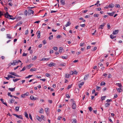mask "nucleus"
<instances>
[{
	"label": "nucleus",
	"mask_w": 123,
	"mask_h": 123,
	"mask_svg": "<svg viewBox=\"0 0 123 123\" xmlns=\"http://www.w3.org/2000/svg\"><path fill=\"white\" fill-rule=\"evenodd\" d=\"M36 118L39 121L41 122L42 121V118L39 116H37L36 117Z\"/></svg>",
	"instance_id": "9d476101"
},
{
	"label": "nucleus",
	"mask_w": 123,
	"mask_h": 123,
	"mask_svg": "<svg viewBox=\"0 0 123 123\" xmlns=\"http://www.w3.org/2000/svg\"><path fill=\"white\" fill-rule=\"evenodd\" d=\"M60 65L61 66H65L66 65V63H62L60 64Z\"/></svg>",
	"instance_id": "864d4df0"
},
{
	"label": "nucleus",
	"mask_w": 123,
	"mask_h": 123,
	"mask_svg": "<svg viewBox=\"0 0 123 123\" xmlns=\"http://www.w3.org/2000/svg\"><path fill=\"white\" fill-rule=\"evenodd\" d=\"M84 82H82L79 84L78 86L80 88L82 86L84 85Z\"/></svg>",
	"instance_id": "1a4fd4ad"
},
{
	"label": "nucleus",
	"mask_w": 123,
	"mask_h": 123,
	"mask_svg": "<svg viewBox=\"0 0 123 123\" xmlns=\"http://www.w3.org/2000/svg\"><path fill=\"white\" fill-rule=\"evenodd\" d=\"M105 23H103L102 24V25H100L99 26V28H101L102 29H103V28L104 27V25L105 24Z\"/></svg>",
	"instance_id": "4468645a"
},
{
	"label": "nucleus",
	"mask_w": 123,
	"mask_h": 123,
	"mask_svg": "<svg viewBox=\"0 0 123 123\" xmlns=\"http://www.w3.org/2000/svg\"><path fill=\"white\" fill-rule=\"evenodd\" d=\"M65 0H60V2L62 5L65 4Z\"/></svg>",
	"instance_id": "f8f14e48"
},
{
	"label": "nucleus",
	"mask_w": 123,
	"mask_h": 123,
	"mask_svg": "<svg viewBox=\"0 0 123 123\" xmlns=\"http://www.w3.org/2000/svg\"><path fill=\"white\" fill-rule=\"evenodd\" d=\"M89 76V75H85L84 78V80H86L88 79V78Z\"/></svg>",
	"instance_id": "f3484780"
},
{
	"label": "nucleus",
	"mask_w": 123,
	"mask_h": 123,
	"mask_svg": "<svg viewBox=\"0 0 123 123\" xmlns=\"http://www.w3.org/2000/svg\"><path fill=\"white\" fill-rule=\"evenodd\" d=\"M20 80V79H13V81L14 82H16V81L18 80Z\"/></svg>",
	"instance_id": "bb28decb"
},
{
	"label": "nucleus",
	"mask_w": 123,
	"mask_h": 123,
	"mask_svg": "<svg viewBox=\"0 0 123 123\" xmlns=\"http://www.w3.org/2000/svg\"><path fill=\"white\" fill-rule=\"evenodd\" d=\"M116 89H117V91L118 92H121V90H122L121 89V88H116Z\"/></svg>",
	"instance_id": "cd10ccee"
},
{
	"label": "nucleus",
	"mask_w": 123,
	"mask_h": 123,
	"mask_svg": "<svg viewBox=\"0 0 123 123\" xmlns=\"http://www.w3.org/2000/svg\"><path fill=\"white\" fill-rule=\"evenodd\" d=\"M9 73L12 75H13L14 76H15V75L16 74V73H15L14 72H9Z\"/></svg>",
	"instance_id": "c85d7f7f"
},
{
	"label": "nucleus",
	"mask_w": 123,
	"mask_h": 123,
	"mask_svg": "<svg viewBox=\"0 0 123 123\" xmlns=\"http://www.w3.org/2000/svg\"><path fill=\"white\" fill-rule=\"evenodd\" d=\"M109 7L110 8H112L115 5L114 4L112 3H111L109 5Z\"/></svg>",
	"instance_id": "dca6fc26"
},
{
	"label": "nucleus",
	"mask_w": 123,
	"mask_h": 123,
	"mask_svg": "<svg viewBox=\"0 0 123 123\" xmlns=\"http://www.w3.org/2000/svg\"><path fill=\"white\" fill-rule=\"evenodd\" d=\"M106 97V96H105L103 97H101V98L102 100H104L105 99V98Z\"/></svg>",
	"instance_id": "c03bdc74"
},
{
	"label": "nucleus",
	"mask_w": 123,
	"mask_h": 123,
	"mask_svg": "<svg viewBox=\"0 0 123 123\" xmlns=\"http://www.w3.org/2000/svg\"><path fill=\"white\" fill-rule=\"evenodd\" d=\"M9 76H10V78H15V76H13L12 75H9Z\"/></svg>",
	"instance_id": "69168bd1"
},
{
	"label": "nucleus",
	"mask_w": 123,
	"mask_h": 123,
	"mask_svg": "<svg viewBox=\"0 0 123 123\" xmlns=\"http://www.w3.org/2000/svg\"><path fill=\"white\" fill-rule=\"evenodd\" d=\"M12 65H15L17 64V61L16 60H14L13 61V62L12 63Z\"/></svg>",
	"instance_id": "2eb2a0df"
},
{
	"label": "nucleus",
	"mask_w": 123,
	"mask_h": 123,
	"mask_svg": "<svg viewBox=\"0 0 123 123\" xmlns=\"http://www.w3.org/2000/svg\"><path fill=\"white\" fill-rule=\"evenodd\" d=\"M110 37L112 39H113L114 38V36H113L112 34L110 35Z\"/></svg>",
	"instance_id": "052dcab7"
},
{
	"label": "nucleus",
	"mask_w": 123,
	"mask_h": 123,
	"mask_svg": "<svg viewBox=\"0 0 123 123\" xmlns=\"http://www.w3.org/2000/svg\"><path fill=\"white\" fill-rule=\"evenodd\" d=\"M71 100H72V102L73 103V105H72V108L73 109H74L76 108V105L75 104L74 101L72 99Z\"/></svg>",
	"instance_id": "f03ea898"
},
{
	"label": "nucleus",
	"mask_w": 123,
	"mask_h": 123,
	"mask_svg": "<svg viewBox=\"0 0 123 123\" xmlns=\"http://www.w3.org/2000/svg\"><path fill=\"white\" fill-rule=\"evenodd\" d=\"M63 48L62 47H60L59 51V52L61 53L62 52Z\"/></svg>",
	"instance_id": "aec40b11"
},
{
	"label": "nucleus",
	"mask_w": 123,
	"mask_h": 123,
	"mask_svg": "<svg viewBox=\"0 0 123 123\" xmlns=\"http://www.w3.org/2000/svg\"><path fill=\"white\" fill-rule=\"evenodd\" d=\"M80 19L81 20H82L83 21V22H86V20L84 19H83V18H80L79 19Z\"/></svg>",
	"instance_id": "3c124183"
},
{
	"label": "nucleus",
	"mask_w": 123,
	"mask_h": 123,
	"mask_svg": "<svg viewBox=\"0 0 123 123\" xmlns=\"http://www.w3.org/2000/svg\"><path fill=\"white\" fill-rule=\"evenodd\" d=\"M37 33L38 34L37 35V37L38 38H40V31H38L37 32Z\"/></svg>",
	"instance_id": "6e6552de"
},
{
	"label": "nucleus",
	"mask_w": 123,
	"mask_h": 123,
	"mask_svg": "<svg viewBox=\"0 0 123 123\" xmlns=\"http://www.w3.org/2000/svg\"><path fill=\"white\" fill-rule=\"evenodd\" d=\"M33 65V64H30L29 65H27L26 66V68L28 69H29Z\"/></svg>",
	"instance_id": "9b49d317"
},
{
	"label": "nucleus",
	"mask_w": 123,
	"mask_h": 123,
	"mask_svg": "<svg viewBox=\"0 0 123 123\" xmlns=\"http://www.w3.org/2000/svg\"><path fill=\"white\" fill-rule=\"evenodd\" d=\"M46 76L47 77H49L50 76V74L48 73H46L45 74Z\"/></svg>",
	"instance_id": "8fccbe9b"
},
{
	"label": "nucleus",
	"mask_w": 123,
	"mask_h": 123,
	"mask_svg": "<svg viewBox=\"0 0 123 123\" xmlns=\"http://www.w3.org/2000/svg\"><path fill=\"white\" fill-rule=\"evenodd\" d=\"M33 76V75H29L28 76L26 77H25V78H29L31 77H32Z\"/></svg>",
	"instance_id": "2f4dec72"
},
{
	"label": "nucleus",
	"mask_w": 123,
	"mask_h": 123,
	"mask_svg": "<svg viewBox=\"0 0 123 123\" xmlns=\"http://www.w3.org/2000/svg\"><path fill=\"white\" fill-rule=\"evenodd\" d=\"M85 43H81L80 44V45L81 46H82L83 45H84Z\"/></svg>",
	"instance_id": "680f3d73"
},
{
	"label": "nucleus",
	"mask_w": 123,
	"mask_h": 123,
	"mask_svg": "<svg viewBox=\"0 0 123 123\" xmlns=\"http://www.w3.org/2000/svg\"><path fill=\"white\" fill-rule=\"evenodd\" d=\"M105 83L103 81L102 82L100 83V85L101 86L105 85Z\"/></svg>",
	"instance_id": "393cba45"
},
{
	"label": "nucleus",
	"mask_w": 123,
	"mask_h": 123,
	"mask_svg": "<svg viewBox=\"0 0 123 123\" xmlns=\"http://www.w3.org/2000/svg\"><path fill=\"white\" fill-rule=\"evenodd\" d=\"M10 102L11 103H12L14 102V100L13 98H11Z\"/></svg>",
	"instance_id": "72a5a7b5"
},
{
	"label": "nucleus",
	"mask_w": 123,
	"mask_h": 123,
	"mask_svg": "<svg viewBox=\"0 0 123 123\" xmlns=\"http://www.w3.org/2000/svg\"><path fill=\"white\" fill-rule=\"evenodd\" d=\"M68 57V56L67 55H66L65 56H62V58L63 59H66Z\"/></svg>",
	"instance_id": "a18cd8bd"
},
{
	"label": "nucleus",
	"mask_w": 123,
	"mask_h": 123,
	"mask_svg": "<svg viewBox=\"0 0 123 123\" xmlns=\"http://www.w3.org/2000/svg\"><path fill=\"white\" fill-rule=\"evenodd\" d=\"M99 15V14H95L94 15V17H98V16Z\"/></svg>",
	"instance_id": "338daca9"
},
{
	"label": "nucleus",
	"mask_w": 123,
	"mask_h": 123,
	"mask_svg": "<svg viewBox=\"0 0 123 123\" xmlns=\"http://www.w3.org/2000/svg\"><path fill=\"white\" fill-rule=\"evenodd\" d=\"M19 107H16L15 108V110L16 111H19Z\"/></svg>",
	"instance_id": "c9c22d12"
},
{
	"label": "nucleus",
	"mask_w": 123,
	"mask_h": 123,
	"mask_svg": "<svg viewBox=\"0 0 123 123\" xmlns=\"http://www.w3.org/2000/svg\"><path fill=\"white\" fill-rule=\"evenodd\" d=\"M43 43L44 44H45L47 42L46 40H44L43 41Z\"/></svg>",
	"instance_id": "4d7b16f0"
},
{
	"label": "nucleus",
	"mask_w": 123,
	"mask_h": 123,
	"mask_svg": "<svg viewBox=\"0 0 123 123\" xmlns=\"http://www.w3.org/2000/svg\"><path fill=\"white\" fill-rule=\"evenodd\" d=\"M28 7V8L29 9H33V8H34V7Z\"/></svg>",
	"instance_id": "e2e57ef3"
},
{
	"label": "nucleus",
	"mask_w": 123,
	"mask_h": 123,
	"mask_svg": "<svg viewBox=\"0 0 123 123\" xmlns=\"http://www.w3.org/2000/svg\"><path fill=\"white\" fill-rule=\"evenodd\" d=\"M69 75H69L68 74H66L65 76V77L67 78H69Z\"/></svg>",
	"instance_id": "58836bf2"
},
{
	"label": "nucleus",
	"mask_w": 123,
	"mask_h": 123,
	"mask_svg": "<svg viewBox=\"0 0 123 123\" xmlns=\"http://www.w3.org/2000/svg\"><path fill=\"white\" fill-rule=\"evenodd\" d=\"M34 13V11L31 9H29L28 11V15H30L31 13L33 14Z\"/></svg>",
	"instance_id": "20e7f679"
},
{
	"label": "nucleus",
	"mask_w": 123,
	"mask_h": 123,
	"mask_svg": "<svg viewBox=\"0 0 123 123\" xmlns=\"http://www.w3.org/2000/svg\"><path fill=\"white\" fill-rule=\"evenodd\" d=\"M28 13L27 10H25L24 11V14L26 16L27 15V13Z\"/></svg>",
	"instance_id": "473e14b6"
},
{
	"label": "nucleus",
	"mask_w": 123,
	"mask_h": 123,
	"mask_svg": "<svg viewBox=\"0 0 123 123\" xmlns=\"http://www.w3.org/2000/svg\"><path fill=\"white\" fill-rule=\"evenodd\" d=\"M25 116L26 117L29 119L28 114L26 112H25Z\"/></svg>",
	"instance_id": "6ab92c4d"
},
{
	"label": "nucleus",
	"mask_w": 123,
	"mask_h": 123,
	"mask_svg": "<svg viewBox=\"0 0 123 123\" xmlns=\"http://www.w3.org/2000/svg\"><path fill=\"white\" fill-rule=\"evenodd\" d=\"M29 117L30 118V119L32 121H33L32 117L31 115L30 114H29Z\"/></svg>",
	"instance_id": "603ef678"
},
{
	"label": "nucleus",
	"mask_w": 123,
	"mask_h": 123,
	"mask_svg": "<svg viewBox=\"0 0 123 123\" xmlns=\"http://www.w3.org/2000/svg\"><path fill=\"white\" fill-rule=\"evenodd\" d=\"M15 87L13 88H9L8 89L10 91L12 92L14 91L15 90Z\"/></svg>",
	"instance_id": "ddd939ff"
},
{
	"label": "nucleus",
	"mask_w": 123,
	"mask_h": 123,
	"mask_svg": "<svg viewBox=\"0 0 123 123\" xmlns=\"http://www.w3.org/2000/svg\"><path fill=\"white\" fill-rule=\"evenodd\" d=\"M36 70V69L34 68H32L30 70V71L33 72L34 71H35Z\"/></svg>",
	"instance_id": "e433bc0d"
},
{
	"label": "nucleus",
	"mask_w": 123,
	"mask_h": 123,
	"mask_svg": "<svg viewBox=\"0 0 123 123\" xmlns=\"http://www.w3.org/2000/svg\"><path fill=\"white\" fill-rule=\"evenodd\" d=\"M77 120L75 119H74L72 123H77Z\"/></svg>",
	"instance_id": "ea45409f"
},
{
	"label": "nucleus",
	"mask_w": 123,
	"mask_h": 123,
	"mask_svg": "<svg viewBox=\"0 0 123 123\" xmlns=\"http://www.w3.org/2000/svg\"><path fill=\"white\" fill-rule=\"evenodd\" d=\"M26 69V67L25 66L20 71V72L23 71Z\"/></svg>",
	"instance_id": "09e8293b"
},
{
	"label": "nucleus",
	"mask_w": 123,
	"mask_h": 123,
	"mask_svg": "<svg viewBox=\"0 0 123 123\" xmlns=\"http://www.w3.org/2000/svg\"><path fill=\"white\" fill-rule=\"evenodd\" d=\"M43 112H44L43 110V108H41V110H40L39 112L40 113H43Z\"/></svg>",
	"instance_id": "a878e982"
},
{
	"label": "nucleus",
	"mask_w": 123,
	"mask_h": 123,
	"mask_svg": "<svg viewBox=\"0 0 123 123\" xmlns=\"http://www.w3.org/2000/svg\"><path fill=\"white\" fill-rule=\"evenodd\" d=\"M99 0H98L97 1L96 4H95V5H93L90 6V7H91L92 6H94V5H96L97 4H98L99 3Z\"/></svg>",
	"instance_id": "412c9836"
},
{
	"label": "nucleus",
	"mask_w": 123,
	"mask_h": 123,
	"mask_svg": "<svg viewBox=\"0 0 123 123\" xmlns=\"http://www.w3.org/2000/svg\"><path fill=\"white\" fill-rule=\"evenodd\" d=\"M7 37L9 39H12V38L10 36V34H7Z\"/></svg>",
	"instance_id": "b1692460"
},
{
	"label": "nucleus",
	"mask_w": 123,
	"mask_h": 123,
	"mask_svg": "<svg viewBox=\"0 0 123 123\" xmlns=\"http://www.w3.org/2000/svg\"><path fill=\"white\" fill-rule=\"evenodd\" d=\"M110 104L109 103H107L105 104V106L106 107H108L109 106Z\"/></svg>",
	"instance_id": "7c9ffc66"
},
{
	"label": "nucleus",
	"mask_w": 123,
	"mask_h": 123,
	"mask_svg": "<svg viewBox=\"0 0 123 123\" xmlns=\"http://www.w3.org/2000/svg\"><path fill=\"white\" fill-rule=\"evenodd\" d=\"M23 23V22L22 21H20L18 22V23L17 24V25L18 26L20 25H21Z\"/></svg>",
	"instance_id": "a211bd4d"
},
{
	"label": "nucleus",
	"mask_w": 123,
	"mask_h": 123,
	"mask_svg": "<svg viewBox=\"0 0 123 123\" xmlns=\"http://www.w3.org/2000/svg\"><path fill=\"white\" fill-rule=\"evenodd\" d=\"M101 88V87L99 86H97L96 87V89L98 91L100 90Z\"/></svg>",
	"instance_id": "c756f323"
},
{
	"label": "nucleus",
	"mask_w": 123,
	"mask_h": 123,
	"mask_svg": "<svg viewBox=\"0 0 123 123\" xmlns=\"http://www.w3.org/2000/svg\"><path fill=\"white\" fill-rule=\"evenodd\" d=\"M71 24V23H70L69 22H68L67 24H66L65 26L66 27L69 26Z\"/></svg>",
	"instance_id": "4be33fe9"
},
{
	"label": "nucleus",
	"mask_w": 123,
	"mask_h": 123,
	"mask_svg": "<svg viewBox=\"0 0 123 123\" xmlns=\"http://www.w3.org/2000/svg\"><path fill=\"white\" fill-rule=\"evenodd\" d=\"M53 49L54 50H57V48L56 47H54Z\"/></svg>",
	"instance_id": "13d9d810"
},
{
	"label": "nucleus",
	"mask_w": 123,
	"mask_h": 123,
	"mask_svg": "<svg viewBox=\"0 0 123 123\" xmlns=\"http://www.w3.org/2000/svg\"><path fill=\"white\" fill-rule=\"evenodd\" d=\"M12 115L16 116L18 118H19L20 119H23L22 117V116L21 115H18L15 114H13Z\"/></svg>",
	"instance_id": "7ed1b4c3"
},
{
	"label": "nucleus",
	"mask_w": 123,
	"mask_h": 123,
	"mask_svg": "<svg viewBox=\"0 0 123 123\" xmlns=\"http://www.w3.org/2000/svg\"><path fill=\"white\" fill-rule=\"evenodd\" d=\"M66 96L67 97L69 98H70V96L68 94H66Z\"/></svg>",
	"instance_id": "774afa93"
},
{
	"label": "nucleus",
	"mask_w": 123,
	"mask_h": 123,
	"mask_svg": "<svg viewBox=\"0 0 123 123\" xmlns=\"http://www.w3.org/2000/svg\"><path fill=\"white\" fill-rule=\"evenodd\" d=\"M37 58V57L36 56H35L33 58H32V60H36V59Z\"/></svg>",
	"instance_id": "bf43d9fd"
},
{
	"label": "nucleus",
	"mask_w": 123,
	"mask_h": 123,
	"mask_svg": "<svg viewBox=\"0 0 123 123\" xmlns=\"http://www.w3.org/2000/svg\"><path fill=\"white\" fill-rule=\"evenodd\" d=\"M30 98L32 100H35L38 99V98L35 97L33 96L32 95L31 96Z\"/></svg>",
	"instance_id": "39448f33"
},
{
	"label": "nucleus",
	"mask_w": 123,
	"mask_h": 123,
	"mask_svg": "<svg viewBox=\"0 0 123 123\" xmlns=\"http://www.w3.org/2000/svg\"><path fill=\"white\" fill-rule=\"evenodd\" d=\"M50 58H43L42 59L40 60V61H47L50 60Z\"/></svg>",
	"instance_id": "0eeeda50"
},
{
	"label": "nucleus",
	"mask_w": 123,
	"mask_h": 123,
	"mask_svg": "<svg viewBox=\"0 0 123 123\" xmlns=\"http://www.w3.org/2000/svg\"><path fill=\"white\" fill-rule=\"evenodd\" d=\"M118 30H115L113 32L112 34L113 35H116L118 33Z\"/></svg>",
	"instance_id": "423d86ee"
},
{
	"label": "nucleus",
	"mask_w": 123,
	"mask_h": 123,
	"mask_svg": "<svg viewBox=\"0 0 123 123\" xmlns=\"http://www.w3.org/2000/svg\"><path fill=\"white\" fill-rule=\"evenodd\" d=\"M107 14H108L109 15V16H113V14L112 13V12L110 13H107Z\"/></svg>",
	"instance_id": "6e6d98bb"
},
{
	"label": "nucleus",
	"mask_w": 123,
	"mask_h": 123,
	"mask_svg": "<svg viewBox=\"0 0 123 123\" xmlns=\"http://www.w3.org/2000/svg\"><path fill=\"white\" fill-rule=\"evenodd\" d=\"M5 18L13 20H14L16 18V17L14 18H12V16L9 14L8 12H6V13L5 14Z\"/></svg>",
	"instance_id": "f257e3e1"
},
{
	"label": "nucleus",
	"mask_w": 123,
	"mask_h": 123,
	"mask_svg": "<svg viewBox=\"0 0 123 123\" xmlns=\"http://www.w3.org/2000/svg\"><path fill=\"white\" fill-rule=\"evenodd\" d=\"M5 78L7 80H9L10 79V76L9 75H8V77H5Z\"/></svg>",
	"instance_id": "a19ab883"
},
{
	"label": "nucleus",
	"mask_w": 123,
	"mask_h": 123,
	"mask_svg": "<svg viewBox=\"0 0 123 123\" xmlns=\"http://www.w3.org/2000/svg\"><path fill=\"white\" fill-rule=\"evenodd\" d=\"M115 7L117 8H119L120 7V6L119 4H116Z\"/></svg>",
	"instance_id": "5fc2aeb1"
},
{
	"label": "nucleus",
	"mask_w": 123,
	"mask_h": 123,
	"mask_svg": "<svg viewBox=\"0 0 123 123\" xmlns=\"http://www.w3.org/2000/svg\"><path fill=\"white\" fill-rule=\"evenodd\" d=\"M53 35H52L50 36L49 37V39L50 40H51L53 38Z\"/></svg>",
	"instance_id": "f704fd0d"
},
{
	"label": "nucleus",
	"mask_w": 123,
	"mask_h": 123,
	"mask_svg": "<svg viewBox=\"0 0 123 123\" xmlns=\"http://www.w3.org/2000/svg\"><path fill=\"white\" fill-rule=\"evenodd\" d=\"M117 86L120 87H121L122 86V85L121 83H117Z\"/></svg>",
	"instance_id": "37998d69"
},
{
	"label": "nucleus",
	"mask_w": 123,
	"mask_h": 123,
	"mask_svg": "<svg viewBox=\"0 0 123 123\" xmlns=\"http://www.w3.org/2000/svg\"><path fill=\"white\" fill-rule=\"evenodd\" d=\"M78 91H79V90L78 89H75L74 90V92L75 93H77Z\"/></svg>",
	"instance_id": "79ce46f5"
},
{
	"label": "nucleus",
	"mask_w": 123,
	"mask_h": 123,
	"mask_svg": "<svg viewBox=\"0 0 123 123\" xmlns=\"http://www.w3.org/2000/svg\"><path fill=\"white\" fill-rule=\"evenodd\" d=\"M88 108L89 109V110L90 111H92V108L91 107H88Z\"/></svg>",
	"instance_id": "de8ad7c7"
},
{
	"label": "nucleus",
	"mask_w": 123,
	"mask_h": 123,
	"mask_svg": "<svg viewBox=\"0 0 123 123\" xmlns=\"http://www.w3.org/2000/svg\"><path fill=\"white\" fill-rule=\"evenodd\" d=\"M55 64V63L53 62L51 63L50 64V67H51L52 66H54Z\"/></svg>",
	"instance_id": "5701e85b"
},
{
	"label": "nucleus",
	"mask_w": 123,
	"mask_h": 123,
	"mask_svg": "<svg viewBox=\"0 0 123 123\" xmlns=\"http://www.w3.org/2000/svg\"><path fill=\"white\" fill-rule=\"evenodd\" d=\"M27 54L25 53H23L22 55V56H26L27 55Z\"/></svg>",
	"instance_id": "0e129e2a"
},
{
	"label": "nucleus",
	"mask_w": 123,
	"mask_h": 123,
	"mask_svg": "<svg viewBox=\"0 0 123 123\" xmlns=\"http://www.w3.org/2000/svg\"><path fill=\"white\" fill-rule=\"evenodd\" d=\"M41 117H42V119L44 121H45L46 120L45 118V117H44L43 115H41Z\"/></svg>",
	"instance_id": "4c0bfd02"
},
{
	"label": "nucleus",
	"mask_w": 123,
	"mask_h": 123,
	"mask_svg": "<svg viewBox=\"0 0 123 123\" xmlns=\"http://www.w3.org/2000/svg\"><path fill=\"white\" fill-rule=\"evenodd\" d=\"M72 85H68L67 88L68 89H69L71 88L72 86Z\"/></svg>",
	"instance_id": "49530a36"
}]
</instances>
